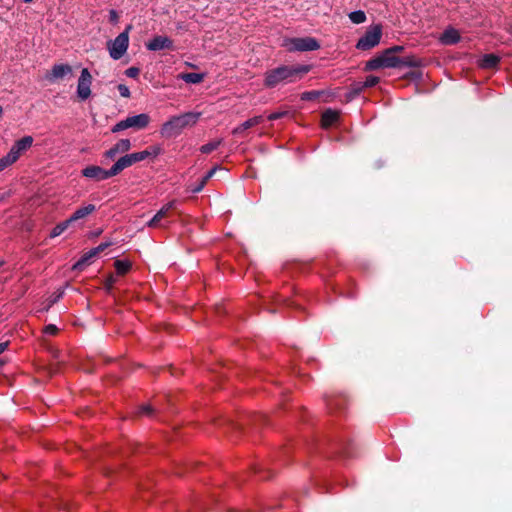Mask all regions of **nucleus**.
Returning a JSON list of instances; mask_svg holds the SVG:
<instances>
[{
    "label": "nucleus",
    "instance_id": "f257e3e1",
    "mask_svg": "<svg viewBox=\"0 0 512 512\" xmlns=\"http://www.w3.org/2000/svg\"><path fill=\"white\" fill-rule=\"evenodd\" d=\"M309 65L280 66L266 72L265 86L274 88L279 84L293 83L310 71Z\"/></svg>",
    "mask_w": 512,
    "mask_h": 512
},
{
    "label": "nucleus",
    "instance_id": "f03ea898",
    "mask_svg": "<svg viewBox=\"0 0 512 512\" xmlns=\"http://www.w3.org/2000/svg\"><path fill=\"white\" fill-rule=\"evenodd\" d=\"M419 66V60L414 56L397 57L384 50L378 56L370 59L366 63V70H378L382 68H401V67H417Z\"/></svg>",
    "mask_w": 512,
    "mask_h": 512
},
{
    "label": "nucleus",
    "instance_id": "7ed1b4c3",
    "mask_svg": "<svg viewBox=\"0 0 512 512\" xmlns=\"http://www.w3.org/2000/svg\"><path fill=\"white\" fill-rule=\"evenodd\" d=\"M200 117L201 113L194 111L172 116L162 124L160 133L165 138L177 137L184 129L196 125Z\"/></svg>",
    "mask_w": 512,
    "mask_h": 512
},
{
    "label": "nucleus",
    "instance_id": "20e7f679",
    "mask_svg": "<svg viewBox=\"0 0 512 512\" xmlns=\"http://www.w3.org/2000/svg\"><path fill=\"white\" fill-rule=\"evenodd\" d=\"M131 29L132 26L128 25L113 41L108 42V51L112 59L118 60L126 53L129 46V32Z\"/></svg>",
    "mask_w": 512,
    "mask_h": 512
},
{
    "label": "nucleus",
    "instance_id": "39448f33",
    "mask_svg": "<svg viewBox=\"0 0 512 512\" xmlns=\"http://www.w3.org/2000/svg\"><path fill=\"white\" fill-rule=\"evenodd\" d=\"M288 51H315L320 48V44L312 37L286 38L282 44Z\"/></svg>",
    "mask_w": 512,
    "mask_h": 512
},
{
    "label": "nucleus",
    "instance_id": "423d86ee",
    "mask_svg": "<svg viewBox=\"0 0 512 512\" xmlns=\"http://www.w3.org/2000/svg\"><path fill=\"white\" fill-rule=\"evenodd\" d=\"M149 122H150L149 115L146 113H141L138 115L129 116V117L119 121L112 127L111 131L113 133H117V132L129 129V128L141 130V129L146 128L148 126Z\"/></svg>",
    "mask_w": 512,
    "mask_h": 512
},
{
    "label": "nucleus",
    "instance_id": "0eeeda50",
    "mask_svg": "<svg viewBox=\"0 0 512 512\" xmlns=\"http://www.w3.org/2000/svg\"><path fill=\"white\" fill-rule=\"evenodd\" d=\"M382 29L380 25L371 26L366 33L358 40L356 48L369 50L377 46L381 40Z\"/></svg>",
    "mask_w": 512,
    "mask_h": 512
},
{
    "label": "nucleus",
    "instance_id": "6e6552de",
    "mask_svg": "<svg viewBox=\"0 0 512 512\" xmlns=\"http://www.w3.org/2000/svg\"><path fill=\"white\" fill-rule=\"evenodd\" d=\"M92 75L87 68H83L77 83V97L81 101L87 100L91 96Z\"/></svg>",
    "mask_w": 512,
    "mask_h": 512
},
{
    "label": "nucleus",
    "instance_id": "1a4fd4ad",
    "mask_svg": "<svg viewBox=\"0 0 512 512\" xmlns=\"http://www.w3.org/2000/svg\"><path fill=\"white\" fill-rule=\"evenodd\" d=\"M82 175L86 178L95 180V181H103L108 178H111L114 176L112 173V169L105 170L100 166L91 165L87 166L82 170Z\"/></svg>",
    "mask_w": 512,
    "mask_h": 512
},
{
    "label": "nucleus",
    "instance_id": "9d476101",
    "mask_svg": "<svg viewBox=\"0 0 512 512\" xmlns=\"http://www.w3.org/2000/svg\"><path fill=\"white\" fill-rule=\"evenodd\" d=\"M163 152V149L160 145H153L148 147L147 149L128 154L132 164H135L137 162H141L143 160H146L148 158L155 159L157 156H159Z\"/></svg>",
    "mask_w": 512,
    "mask_h": 512
},
{
    "label": "nucleus",
    "instance_id": "9b49d317",
    "mask_svg": "<svg viewBox=\"0 0 512 512\" xmlns=\"http://www.w3.org/2000/svg\"><path fill=\"white\" fill-rule=\"evenodd\" d=\"M72 73V68L68 64H56L52 67L51 71L46 75V79L53 82L57 79H62Z\"/></svg>",
    "mask_w": 512,
    "mask_h": 512
},
{
    "label": "nucleus",
    "instance_id": "f8f14e48",
    "mask_svg": "<svg viewBox=\"0 0 512 512\" xmlns=\"http://www.w3.org/2000/svg\"><path fill=\"white\" fill-rule=\"evenodd\" d=\"M172 45L173 42L170 38L166 36H156L146 44V47L150 51H160L170 49Z\"/></svg>",
    "mask_w": 512,
    "mask_h": 512
},
{
    "label": "nucleus",
    "instance_id": "ddd939ff",
    "mask_svg": "<svg viewBox=\"0 0 512 512\" xmlns=\"http://www.w3.org/2000/svg\"><path fill=\"white\" fill-rule=\"evenodd\" d=\"M131 149V142L129 139L119 140L113 147L104 153L107 159H114L117 154L125 153Z\"/></svg>",
    "mask_w": 512,
    "mask_h": 512
},
{
    "label": "nucleus",
    "instance_id": "4468645a",
    "mask_svg": "<svg viewBox=\"0 0 512 512\" xmlns=\"http://www.w3.org/2000/svg\"><path fill=\"white\" fill-rule=\"evenodd\" d=\"M440 42L444 45L456 44L460 40L458 31L454 28L446 29L440 36Z\"/></svg>",
    "mask_w": 512,
    "mask_h": 512
},
{
    "label": "nucleus",
    "instance_id": "2eb2a0df",
    "mask_svg": "<svg viewBox=\"0 0 512 512\" xmlns=\"http://www.w3.org/2000/svg\"><path fill=\"white\" fill-rule=\"evenodd\" d=\"M262 121H263V117L262 116L252 117V118L246 120L245 122H243L241 125L235 127L232 130V134L233 135H239L242 132H244L245 130L260 124Z\"/></svg>",
    "mask_w": 512,
    "mask_h": 512
},
{
    "label": "nucleus",
    "instance_id": "dca6fc26",
    "mask_svg": "<svg viewBox=\"0 0 512 512\" xmlns=\"http://www.w3.org/2000/svg\"><path fill=\"white\" fill-rule=\"evenodd\" d=\"M96 210V206L94 204H87L81 208H78L71 216L70 221L73 223L77 220L85 218Z\"/></svg>",
    "mask_w": 512,
    "mask_h": 512
},
{
    "label": "nucleus",
    "instance_id": "f3484780",
    "mask_svg": "<svg viewBox=\"0 0 512 512\" xmlns=\"http://www.w3.org/2000/svg\"><path fill=\"white\" fill-rule=\"evenodd\" d=\"M131 159L128 154L120 157L111 167L114 176L118 175L124 169L132 166Z\"/></svg>",
    "mask_w": 512,
    "mask_h": 512
},
{
    "label": "nucleus",
    "instance_id": "a211bd4d",
    "mask_svg": "<svg viewBox=\"0 0 512 512\" xmlns=\"http://www.w3.org/2000/svg\"><path fill=\"white\" fill-rule=\"evenodd\" d=\"M339 118L338 112L328 109L322 114V126L328 128L334 124Z\"/></svg>",
    "mask_w": 512,
    "mask_h": 512
},
{
    "label": "nucleus",
    "instance_id": "6ab92c4d",
    "mask_svg": "<svg viewBox=\"0 0 512 512\" xmlns=\"http://www.w3.org/2000/svg\"><path fill=\"white\" fill-rule=\"evenodd\" d=\"M98 253L95 251V248L90 249L86 252L73 266L75 270L82 269L85 265L90 263V260L94 258Z\"/></svg>",
    "mask_w": 512,
    "mask_h": 512
},
{
    "label": "nucleus",
    "instance_id": "aec40b11",
    "mask_svg": "<svg viewBox=\"0 0 512 512\" xmlns=\"http://www.w3.org/2000/svg\"><path fill=\"white\" fill-rule=\"evenodd\" d=\"M32 144L33 138L31 136H25L16 141L13 145L23 154L32 146Z\"/></svg>",
    "mask_w": 512,
    "mask_h": 512
},
{
    "label": "nucleus",
    "instance_id": "412c9836",
    "mask_svg": "<svg viewBox=\"0 0 512 512\" xmlns=\"http://www.w3.org/2000/svg\"><path fill=\"white\" fill-rule=\"evenodd\" d=\"M180 78L186 83L198 84L203 81L204 75L201 73H185L181 74Z\"/></svg>",
    "mask_w": 512,
    "mask_h": 512
},
{
    "label": "nucleus",
    "instance_id": "4be33fe9",
    "mask_svg": "<svg viewBox=\"0 0 512 512\" xmlns=\"http://www.w3.org/2000/svg\"><path fill=\"white\" fill-rule=\"evenodd\" d=\"M499 62V57L494 54H486L481 59V67L483 68H493Z\"/></svg>",
    "mask_w": 512,
    "mask_h": 512
},
{
    "label": "nucleus",
    "instance_id": "5701e85b",
    "mask_svg": "<svg viewBox=\"0 0 512 512\" xmlns=\"http://www.w3.org/2000/svg\"><path fill=\"white\" fill-rule=\"evenodd\" d=\"M72 222L70 221V219L68 218L67 220L57 224L51 231L50 233V237L51 238H55V237H58L60 236L68 227L69 225L71 224Z\"/></svg>",
    "mask_w": 512,
    "mask_h": 512
},
{
    "label": "nucleus",
    "instance_id": "b1692460",
    "mask_svg": "<svg viewBox=\"0 0 512 512\" xmlns=\"http://www.w3.org/2000/svg\"><path fill=\"white\" fill-rule=\"evenodd\" d=\"M114 266L117 274L124 275L130 270L131 263L127 260H116Z\"/></svg>",
    "mask_w": 512,
    "mask_h": 512
},
{
    "label": "nucleus",
    "instance_id": "393cba45",
    "mask_svg": "<svg viewBox=\"0 0 512 512\" xmlns=\"http://www.w3.org/2000/svg\"><path fill=\"white\" fill-rule=\"evenodd\" d=\"M221 144H222V139H217V140L211 141L205 145H202L200 147V151L204 154H208V153L216 150Z\"/></svg>",
    "mask_w": 512,
    "mask_h": 512
},
{
    "label": "nucleus",
    "instance_id": "a878e982",
    "mask_svg": "<svg viewBox=\"0 0 512 512\" xmlns=\"http://www.w3.org/2000/svg\"><path fill=\"white\" fill-rule=\"evenodd\" d=\"M349 19L354 24H361V23L365 22L366 15L363 11L357 10V11H353L349 14Z\"/></svg>",
    "mask_w": 512,
    "mask_h": 512
},
{
    "label": "nucleus",
    "instance_id": "bb28decb",
    "mask_svg": "<svg viewBox=\"0 0 512 512\" xmlns=\"http://www.w3.org/2000/svg\"><path fill=\"white\" fill-rule=\"evenodd\" d=\"M16 162L17 161L9 153H7L0 159V172L12 166Z\"/></svg>",
    "mask_w": 512,
    "mask_h": 512
},
{
    "label": "nucleus",
    "instance_id": "cd10ccee",
    "mask_svg": "<svg viewBox=\"0 0 512 512\" xmlns=\"http://www.w3.org/2000/svg\"><path fill=\"white\" fill-rule=\"evenodd\" d=\"M167 214L165 213V211H163L162 209H160L154 216L153 218L147 223V226L148 227H157L158 226V223L160 222L161 219H163Z\"/></svg>",
    "mask_w": 512,
    "mask_h": 512
},
{
    "label": "nucleus",
    "instance_id": "c85d7f7f",
    "mask_svg": "<svg viewBox=\"0 0 512 512\" xmlns=\"http://www.w3.org/2000/svg\"><path fill=\"white\" fill-rule=\"evenodd\" d=\"M137 414L151 417L154 415V409L150 404H143L138 408Z\"/></svg>",
    "mask_w": 512,
    "mask_h": 512
},
{
    "label": "nucleus",
    "instance_id": "c756f323",
    "mask_svg": "<svg viewBox=\"0 0 512 512\" xmlns=\"http://www.w3.org/2000/svg\"><path fill=\"white\" fill-rule=\"evenodd\" d=\"M379 78L376 76H368L364 82H362L361 87L369 88L378 84Z\"/></svg>",
    "mask_w": 512,
    "mask_h": 512
},
{
    "label": "nucleus",
    "instance_id": "7c9ffc66",
    "mask_svg": "<svg viewBox=\"0 0 512 512\" xmlns=\"http://www.w3.org/2000/svg\"><path fill=\"white\" fill-rule=\"evenodd\" d=\"M206 183L203 182V180H200L199 183H197L196 185H190L188 187V190L191 192V193H199L203 190V188L205 187Z\"/></svg>",
    "mask_w": 512,
    "mask_h": 512
},
{
    "label": "nucleus",
    "instance_id": "2f4dec72",
    "mask_svg": "<svg viewBox=\"0 0 512 512\" xmlns=\"http://www.w3.org/2000/svg\"><path fill=\"white\" fill-rule=\"evenodd\" d=\"M319 94L320 93L318 91L304 92L301 96V99L302 100H314L319 96Z\"/></svg>",
    "mask_w": 512,
    "mask_h": 512
},
{
    "label": "nucleus",
    "instance_id": "473e14b6",
    "mask_svg": "<svg viewBox=\"0 0 512 512\" xmlns=\"http://www.w3.org/2000/svg\"><path fill=\"white\" fill-rule=\"evenodd\" d=\"M117 89H118V91H119V94H120L122 97H124V98H128V97H130V90H129V88H128L126 85H124V84H119V85L117 86Z\"/></svg>",
    "mask_w": 512,
    "mask_h": 512
},
{
    "label": "nucleus",
    "instance_id": "72a5a7b5",
    "mask_svg": "<svg viewBox=\"0 0 512 512\" xmlns=\"http://www.w3.org/2000/svg\"><path fill=\"white\" fill-rule=\"evenodd\" d=\"M111 245H113V242L110 241V240H107V241L99 244L97 247H94V248H95V251L99 254L102 251H104L106 248L110 247Z\"/></svg>",
    "mask_w": 512,
    "mask_h": 512
},
{
    "label": "nucleus",
    "instance_id": "f704fd0d",
    "mask_svg": "<svg viewBox=\"0 0 512 512\" xmlns=\"http://www.w3.org/2000/svg\"><path fill=\"white\" fill-rule=\"evenodd\" d=\"M125 74L130 78H135L139 74V69L136 67H130L125 71Z\"/></svg>",
    "mask_w": 512,
    "mask_h": 512
},
{
    "label": "nucleus",
    "instance_id": "c9c22d12",
    "mask_svg": "<svg viewBox=\"0 0 512 512\" xmlns=\"http://www.w3.org/2000/svg\"><path fill=\"white\" fill-rule=\"evenodd\" d=\"M288 112L287 111H282V112H274V113H271L269 116H268V119L273 121V120H277L285 115H287Z\"/></svg>",
    "mask_w": 512,
    "mask_h": 512
},
{
    "label": "nucleus",
    "instance_id": "e433bc0d",
    "mask_svg": "<svg viewBox=\"0 0 512 512\" xmlns=\"http://www.w3.org/2000/svg\"><path fill=\"white\" fill-rule=\"evenodd\" d=\"M16 161L21 157L22 153L13 145L8 152Z\"/></svg>",
    "mask_w": 512,
    "mask_h": 512
},
{
    "label": "nucleus",
    "instance_id": "4c0bfd02",
    "mask_svg": "<svg viewBox=\"0 0 512 512\" xmlns=\"http://www.w3.org/2000/svg\"><path fill=\"white\" fill-rule=\"evenodd\" d=\"M217 169H218V167H214L211 170H209L207 172V174L201 180H203L204 183H207V181L214 176V174L217 171Z\"/></svg>",
    "mask_w": 512,
    "mask_h": 512
},
{
    "label": "nucleus",
    "instance_id": "58836bf2",
    "mask_svg": "<svg viewBox=\"0 0 512 512\" xmlns=\"http://www.w3.org/2000/svg\"><path fill=\"white\" fill-rule=\"evenodd\" d=\"M176 203V200H172L165 204L161 209L165 211L166 214H168V212L176 206Z\"/></svg>",
    "mask_w": 512,
    "mask_h": 512
},
{
    "label": "nucleus",
    "instance_id": "ea45409f",
    "mask_svg": "<svg viewBox=\"0 0 512 512\" xmlns=\"http://www.w3.org/2000/svg\"><path fill=\"white\" fill-rule=\"evenodd\" d=\"M389 53H391L392 55H395V53H399V52H402L404 50V47L403 46H393V47H390L387 49Z\"/></svg>",
    "mask_w": 512,
    "mask_h": 512
},
{
    "label": "nucleus",
    "instance_id": "a19ab883",
    "mask_svg": "<svg viewBox=\"0 0 512 512\" xmlns=\"http://www.w3.org/2000/svg\"><path fill=\"white\" fill-rule=\"evenodd\" d=\"M362 82H358L353 84L352 86V92L357 95L359 94L365 87H361Z\"/></svg>",
    "mask_w": 512,
    "mask_h": 512
},
{
    "label": "nucleus",
    "instance_id": "79ce46f5",
    "mask_svg": "<svg viewBox=\"0 0 512 512\" xmlns=\"http://www.w3.org/2000/svg\"><path fill=\"white\" fill-rule=\"evenodd\" d=\"M109 18L111 22L116 23L119 19L118 13L115 10H110Z\"/></svg>",
    "mask_w": 512,
    "mask_h": 512
},
{
    "label": "nucleus",
    "instance_id": "37998d69",
    "mask_svg": "<svg viewBox=\"0 0 512 512\" xmlns=\"http://www.w3.org/2000/svg\"><path fill=\"white\" fill-rule=\"evenodd\" d=\"M56 331H57V327H56L55 325L50 324V325H48V326H46V327H45V333H46V334H51V335H52V334H54Z\"/></svg>",
    "mask_w": 512,
    "mask_h": 512
},
{
    "label": "nucleus",
    "instance_id": "c03bdc74",
    "mask_svg": "<svg viewBox=\"0 0 512 512\" xmlns=\"http://www.w3.org/2000/svg\"><path fill=\"white\" fill-rule=\"evenodd\" d=\"M9 345V341H1L0 342V352H4Z\"/></svg>",
    "mask_w": 512,
    "mask_h": 512
},
{
    "label": "nucleus",
    "instance_id": "a18cd8bd",
    "mask_svg": "<svg viewBox=\"0 0 512 512\" xmlns=\"http://www.w3.org/2000/svg\"><path fill=\"white\" fill-rule=\"evenodd\" d=\"M113 282H114V278H113V277H111V278L109 279V284H108V285H109V287H111V286H112Z\"/></svg>",
    "mask_w": 512,
    "mask_h": 512
},
{
    "label": "nucleus",
    "instance_id": "49530a36",
    "mask_svg": "<svg viewBox=\"0 0 512 512\" xmlns=\"http://www.w3.org/2000/svg\"><path fill=\"white\" fill-rule=\"evenodd\" d=\"M6 363L5 359L0 358V366H3Z\"/></svg>",
    "mask_w": 512,
    "mask_h": 512
},
{
    "label": "nucleus",
    "instance_id": "de8ad7c7",
    "mask_svg": "<svg viewBox=\"0 0 512 512\" xmlns=\"http://www.w3.org/2000/svg\"><path fill=\"white\" fill-rule=\"evenodd\" d=\"M25 3H30L32 2L33 0H23Z\"/></svg>",
    "mask_w": 512,
    "mask_h": 512
},
{
    "label": "nucleus",
    "instance_id": "09e8293b",
    "mask_svg": "<svg viewBox=\"0 0 512 512\" xmlns=\"http://www.w3.org/2000/svg\"><path fill=\"white\" fill-rule=\"evenodd\" d=\"M2 264H3V262H2V261H0V267L2 266Z\"/></svg>",
    "mask_w": 512,
    "mask_h": 512
}]
</instances>
